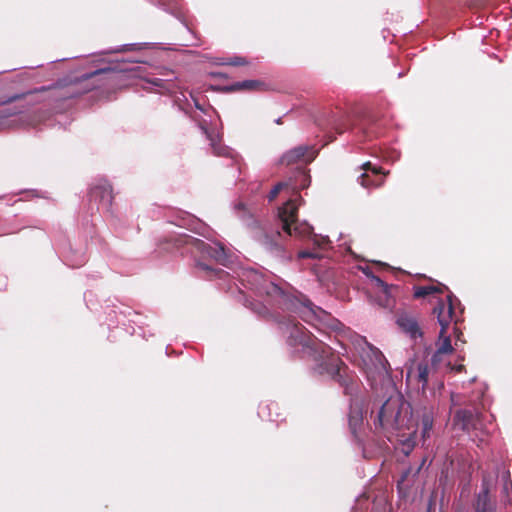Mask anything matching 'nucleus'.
<instances>
[{
	"label": "nucleus",
	"mask_w": 512,
	"mask_h": 512,
	"mask_svg": "<svg viewBox=\"0 0 512 512\" xmlns=\"http://www.w3.org/2000/svg\"><path fill=\"white\" fill-rule=\"evenodd\" d=\"M316 156V150L311 146L301 145L287 151L281 158L283 164L309 163Z\"/></svg>",
	"instance_id": "obj_8"
},
{
	"label": "nucleus",
	"mask_w": 512,
	"mask_h": 512,
	"mask_svg": "<svg viewBox=\"0 0 512 512\" xmlns=\"http://www.w3.org/2000/svg\"><path fill=\"white\" fill-rule=\"evenodd\" d=\"M184 242L188 251L194 256L200 255L202 257H209L223 265L228 261L225 248L220 243H213L211 245L191 236L186 237Z\"/></svg>",
	"instance_id": "obj_6"
},
{
	"label": "nucleus",
	"mask_w": 512,
	"mask_h": 512,
	"mask_svg": "<svg viewBox=\"0 0 512 512\" xmlns=\"http://www.w3.org/2000/svg\"><path fill=\"white\" fill-rule=\"evenodd\" d=\"M159 3L162 6H171V9H173L174 5L176 4V0H159Z\"/></svg>",
	"instance_id": "obj_26"
},
{
	"label": "nucleus",
	"mask_w": 512,
	"mask_h": 512,
	"mask_svg": "<svg viewBox=\"0 0 512 512\" xmlns=\"http://www.w3.org/2000/svg\"><path fill=\"white\" fill-rule=\"evenodd\" d=\"M287 333H289V344L292 346L300 345L303 350L308 353L316 362L315 370L320 375H328L332 379L337 380L341 385L346 387L348 391L351 389L352 378L348 376L347 367L342 361L334 355L333 349L323 343L321 340L306 334L299 324L286 325Z\"/></svg>",
	"instance_id": "obj_1"
},
{
	"label": "nucleus",
	"mask_w": 512,
	"mask_h": 512,
	"mask_svg": "<svg viewBox=\"0 0 512 512\" xmlns=\"http://www.w3.org/2000/svg\"><path fill=\"white\" fill-rule=\"evenodd\" d=\"M228 63L233 66H240V65H245L247 63V61L242 57H234V58H231Z\"/></svg>",
	"instance_id": "obj_25"
},
{
	"label": "nucleus",
	"mask_w": 512,
	"mask_h": 512,
	"mask_svg": "<svg viewBox=\"0 0 512 512\" xmlns=\"http://www.w3.org/2000/svg\"><path fill=\"white\" fill-rule=\"evenodd\" d=\"M204 133L207 134L208 138L211 141V147L213 149V152L218 156H225V157H232V151L225 146H222L220 143H216V139L208 134L207 130L202 127Z\"/></svg>",
	"instance_id": "obj_17"
},
{
	"label": "nucleus",
	"mask_w": 512,
	"mask_h": 512,
	"mask_svg": "<svg viewBox=\"0 0 512 512\" xmlns=\"http://www.w3.org/2000/svg\"><path fill=\"white\" fill-rule=\"evenodd\" d=\"M434 314L440 325L439 337L436 342V357L441 355H452L459 343L464 344L461 339L462 332L456 326L455 313L453 308L452 295L447 296L446 301H439L434 308Z\"/></svg>",
	"instance_id": "obj_4"
},
{
	"label": "nucleus",
	"mask_w": 512,
	"mask_h": 512,
	"mask_svg": "<svg viewBox=\"0 0 512 512\" xmlns=\"http://www.w3.org/2000/svg\"><path fill=\"white\" fill-rule=\"evenodd\" d=\"M259 86V82L254 80H245L242 82H238L235 85H233L234 89H247V90H253L256 89V87Z\"/></svg>",
	"instance_id": "obj_21"
},
{
	"label": "nucleus",
	"mask_w": 512,
	"mask_h": 512,
	"mask_svg": "<svg viewBox=\"0 0 512 512\" xmlns=\"http://www.w3.org/2000/svg\"><path fill=\"white\" fill-rule=\"evenodd\" d=\"M511 482H507L504 486V489L505 490H510V487H508L510 485Z\"/></svg>",
	"instance_id": "obj_31"
},
{
	"label": "nucleus",
	"mask_w": 512,
	"mask_h": 512,
	"mask_svg": "<svg viewBox=\"0 0 512 512\" xmlns=\"http://www.w3.org/2000/svg\"><path fill=\"white\" fill-rule=\"evenodd\" d=\"M318 312H322V310L318 307L314 309L312 304L309 302L308 304H304L300 314L301 317L307 321L311 316H317Z\"/></svg>",
	"instance_id": "obj_19"
},
{
	"label": "nucleus",
	"mask_w": 512,
	"mask_h": 512,
	"mask_svg": "<svg viewBox=\"0 0 512 512\" xmlns=\"http://www.w3.org/2000/svg\"><path fill=\"white\" fill-rule=\"evenodd\" d=\"M362 416L359 411H352L349 415V424L353 430L361 423Z\"/></svg>",
	"instance_id": "obj_23"
},
{
	"label": "nucleus",
	"mask_w": 512,
	"mask_h": 512,
	"mask_svg": "<svg viewBox=\"0 0 512 512\" xmlns=\"http://www.w3.org/2000/svg\"><path fill=\"white\" fill-rule=\"evenodd\" d=\"M421 427L423 438L430 436V431L433 427V413L431 411H424L421 417Z\"/></svg>",
	"instance_id": "obj_18"
},
{
	"label": "nucleus",
	"mask_w": 512,
	"mask_h": 512,
	"mask_svg": "<svg viewBox=\"0 0 512 512\" xmlns=\"http://www.w3.org/2000/svg\"><path fill=\"white\" fill-rule=\"evenodd\" d=\"M298 177L301 178L302 182L300 185L293 183L292 181L278 183L269 193V201L274 200L280 191L287 190L291 193V197L288 201L279 208V218L282 222L283 230L290 236H308L312 231V227L306 222L297 221V209L301 204V196L298 195V189L306 187L304 183L306 176L303 172H298Z\"/></svg>",
	"instance_id": "obj_3"
},
{
	"label": "nucleus",
	"mask_w": 512,
	"mask_h": 512,
	"mask_svg": "<svg viewBox=\"0 0 512 512\" xmlns=\"http://www.w3.org/2000/svg\"><path fill=\"white\" fill-rule=\"evenodd\" d=\"M150 83L155 85V86H161L162 80L158 79V78H155V79L151 80Z\"/></svg>",
	"instance_id": "obj_27"
},
{
	"label": "nucleus",
	"mask_w": 512,
	"mask_h": 512,
	"mask_svg": "<svg viewBox=\"0 0 512 512\" xmlns=\"http://www.w3.org/2000/svg\"><path fill=\"white\" fill-rule=\"evenodd\" d=\"M258 242L267 250H274L278 248V239L280 238L279 232H273L270 235L260 231L256 236Z\"/></svg>",
	"instance_id": "obj_14"
},
{
	"label": "nucleus",
	"mask_w": 512,
	"mask_h": 512,
	"mask_svg": "<svg viewBox=\"0 0 512 512\" xmlns=\"http://www.w3.org/2000/svg\"><path fill=\"white\" fill-rule=\"evenodd\" d=\"M397 324L403 332L410 336V338L417 339L422 337V332L418 322L413 316L403 313L398 316Z\"/></svg>",
	"instance_id": "obj_9"
},
{
	"label": "nucleus",
	"mask_w": 512,
	"mask_h": 512,
	"mask_svg": "<svg viewBox=\"0 0 512 512\" xmlns=\"http://www.w3.org/2000/svg\"><path fill=\"white\" fill-rule=\"evenodd\" d=\"M451 355H441L439 357H436V351L434 352L432 358H431V364L434 369H445V370H455L456 372H460L464 366L462 364L452 366L449 357Z\"/></svg>",
	"instance_id": "obj_12"
},
{
	"label": "nucleus",
	"mask_w": 512,
	"mask_h": 512,
	"mask_svg": "<svg viewBox=\"0 0 512 512\" xmlns=\"http://www.w3.org/2000/svg\"><path fill=\"white\" fill-rule=\"evenodd\" d=\"M14 116V113H0V131L10 128L14 125V120H9L10 117Z\"/></svg>",
	"instance_id": "obj_20"
},
{
	"label": "nucleus",
	"mask_w": 512,
	"mask_h": 512,
	"mask_svg": "<svg viewBox=\"0 0 512 512\" xmlns=\"http://www.w3.org/2000/svg\"><path fill=\"white\" fill-rule=\"evenodd\" d=\"M321 241H322V242H321V244H320V245H324V244L328 243V240H327V238H325V237H322V238H321Z\"/></svg>",
	"instance_id": "obj_30"
},
{
	"label": "nucleus",
	"mask_w": 512,
	"mask_h": 512,
	"mask_svg": "<svg viewBox=\"0 0 512 512\" xmlns=\"http://www.w3.org/2000/svg\"><path fill=\"white\" fill-rule=\"evenodd\" d=\"M199 266V268L203 269V270H208V266L202 264V263H198L197 264Z\"/></svg>",
	"instance_id": "obj_29"
},
{
	"label": "nucleus",
	"mask_w": 512,
	"mask_h": 512,
	"mask_svg": "<svg viewBox=\"0 0 512 512\" xmlns=\"http://www.w3.org/2000/svg\"><path fill=\"white\" fill-rule=\"evenodd\" d=\"M372 282L374 284V286L376 288H378L379 290H381L384 294V296L387 298L389 296V289L390 287L384 283L379 277L377 276H372Z\"/></svg>",
	"instance_id": "obj_22"
},
{
	"label": "nucleus",
	"mask_w": 512,
	"mask_h": 512,
	"mask_svg": "<svg viewBox=\"0 0 512 512\" xmlns=\"http://www.w3.org/2000/svg\"><path fill=\"white\" fill-rule=\"evenodd\" d=\"M92 195L95 197H100L101 201L105 203V205H109L112 202V188L109 184H103L99 187H95L92 189Z\"/></svg>",
	"instance_id": "obj_15"
},
{
	"label": "nucleus",
	"mask_w": 512,
	"mask_h": 512,
	"mask_svg": "<svg viewBox=\"0 0 512 512\" xmlns=\"http://www.w3.org/2000/svg\"><path fill=\"white\" fill-rule=\"evenodd\" d=\"M298 257L299 258H319L320 255L315 252L301 251V252H299Z\"/></svg>",
	"instance_id": "obj_24"
},
{
	"label": "nucleus",
	"mask_w": 512,
	"mask_h": 512,
	"mask_svg": "<svg viewBox=\"0 0 512 512\" xmlns=\"http://www.w3.org/2000/svg\"><path fill=\"white\" fill-rule=\"evenodd\" d=\"M476 512H494L489 503V488L485 479L483 480V489L477 498Z\"/></svg>",
	"instance_id": "obj_13"
},
{
	"label": "nucleus",
	"mask_w": 512,
	"mask_h": 512,
	"mask_svg": "<svg viewBox=\"0 0 512 512\" xmlns=\"http://www.w3.org/2000/svg\"><path fill=\"white\" fill-rule=\"evenodd\" d=\"M378 422L387 431H410L407 434H397L403 438L400 441L403 443V450L408 454L415 444V424L409 403L400 394L391 395L379 410Z\"/></svg>",
	"instance_id": "obj_2"
},
{
	"label": "nucleus",
	"mask_w": 512,
	"mask_h": 512,
	"mask_svg": "<svg viewBox=\"0 0 512 512\" xmlns=\"http://www.w3.org/2000/svg\"><path fill=\"white\" fill-rule=\"evenodd\" d=\"M430 373L429 366L424 361H414L407 370L406 381L408 384H416L418 389L425 390Z\"/></svg>",
	"instance_id": "obj_7"
},
{
	"label": "nucleus",
	"mask_w": 512,
	"mask_h": 512,
	"mask_svg": "<svg viewBox=\"0 0 512 512\" xmlns=\"http://www.w3.org/2000/svg\"><path fill=\"white\" fill-rule=\"evenodd\" d=\"M362 168L365 172H363L361 174V176L359 177V180H360V184L363 187H365V188L378 187L383 184V182H384L383 179L376 180L375 178H373L372 176H370L368 174V171L371 170L374 175H378L379 173H381L380 169H378L375 166H372V164L370 162L364 163L362 165Z\"/></svg>",
	"instance_id": "obj_10"
},
{
	"label": "nucleus",
	"mask_w": 512,
	"mask_h": 512,
	"mask_svg": "<svg viewBox=\"0 0 512 512\" xmlns=\"http://www.w3.org/2000/svg\"><path fill=\"white\" fill-rule=\"evenodd\" d=\"M444 288L445 286L442 284L416 287L414 291V297L421 298L433 293H441Z\"/></svg>",
	"instance_id": "obj_16"
},
{
	"label": "nucleus",
	"mask_w": 512,
	"mask_h": 512,
	"mask_svg": "<svg viewBox=\"0 0 512 512\" xmlns=\"http://www.w3.org/2000/svg\"><path fill=\"white\" fill-rule=\"evenodd\" d=\"M455 424L460 426L463 430H470L475 428V418L469 410H459L454 417Z\"/></svg>",
	"instance_id": "obj_11"
},
{
	"label": "nucleus",
	"mask_w": 512,
	"mask_h": 512,
	"mask_svg": "<svg viewBox=\"0 0 512 512\" xmlns=\"http://www.w3.org/2000/svg\"><path fill=\"white\" fill-rule=\"evenodd\" d=\"M360 354L362 369L372 383H381L389 374L388 362L380 350L363 341Z\"/></svg>",
	"instance_id": "obj_5"
},
{
	"label": "nucleus",
	"mask_w": 512,
	"mask_h": 512,
	"mask_svg": "<svg viewBox=\"0 0 512 512\" xmlns=\"http://www.w3.org/2000/svg\"><path fill=\"white\" fill-rule=\"evenodd\" d=\"M236 210H244L245 209V205L241 202H239L238 204L235 205L234 207Z\"/></svg>",
	"instance_id": "obj_28"
}]
</instances>
